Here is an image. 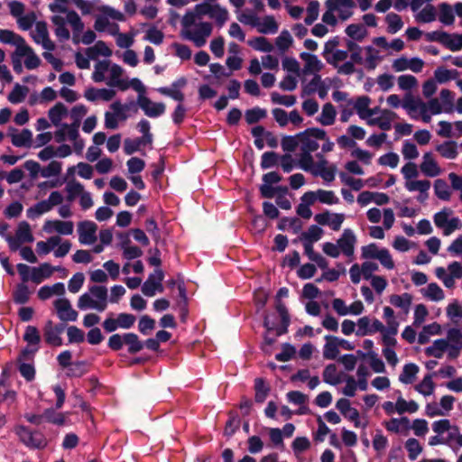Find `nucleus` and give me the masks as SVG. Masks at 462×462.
<instances>
[{
  "label": "nucleus",
  "instance_id": "f257e3e1",
  "mask_svg": "<svg viewBox=\"0 0 462 462\" xmlns=\"http://www.w3.org/2000/svg\"><path fill=\"white\" fill-rule=\"evenodd\" d=\"M363 48L356 42L347 40L346 50H335L324 59L326 61L337 69V73L341 75H352L355 73V64L363 63Z\"/></svg>",
  "mask_w": 462,
  "mask_h": 462
},
{
  "label": "nucleus",
  "instance_id": "f03ea898",
  "mask_svg": "<svg viewBox=\"0 0 462 462\" xmlns=\"http://www.w3.org/2000/svg\"><path fill=\"white\" fill-rule=\"evenodd\" d=\"M197 14L189 11L181 19V37L192 42L198 48L204 46L211 35L213 26L208 22H197Z\"/></svg>",
  "mask_w": 462,
  "mask_h": 462
},
{
  "label": "nucleus",
  "instance_id": "7ed1b4c3",
  "mask_svg": "<svg viewBox=\"0 0 462 462\" xmlns=\"http://www.w3.org/2000/svg\"><path fill=\"white\" fill-rule=\"evenodd\" d=\"M299 137L300 138V152L299 154L298 166L303 171L311 170V153L319 149V141L327 138V133L323 129L309 128L300 133Z\"/></svg>",
  "mask_w": 462,
  "mask_h": 462
},
{
  "label": "nucleus",
  "instance_id": "20e7f679",
  "mask_svg": "<svg viewBox=\"0 0 462 462\" xmlns=\"http://www.w3.org/2000/svg\"><path fill=\"white\" fill-rule=\"evenodd\" d=\"M78 308L81 310H95L103 312L107 308V289L103 285H93L88 291L78 300Z\"/></svg>",
  "mask_w": 462,
  "mask_h": 462
},
{
  "label": "nucleus",
  "instance_id": "39448f33",
  "mask_svg": "<svg viewBox=\"0 0 462 462\" xmlns=\"http://www.w3.org/2000/svg\"><path fill=\"white\" fill-rule=\"evenodd\" d=\"M194 14L200 19L203 15H208L216 21L218 27H222L229 18L227 10L217 4L211 5L208 3L199 4L195 6Z\"/></svg>",
  "mask_w": 462,
  "mask_h": 462
},
{
  "label": "nucleus",
  "instance_id": "423d86ee",
  "mask_svg": "<svg viewBox=\"0 0 462 462\" xmlns=\"http://www.w3.org/2000/svg\"><path fill=\"white\" fill-rule=\"evenodd\" d=\"M63 199L64 198L60 191H52L47 199L42 200L27 209V217L35 219L51 211L54 207L60 205Z\"/></svg>",
  "mask_w": 462,
  "mask_h": 462
},
{
  "label": "nucleus",
  "instance_id": "0eeeda50",
  "mask_svg": "<svg viewBox=\"0 0 462 462\" xmlns=\"http://www.w3.org/2000/svg\"><path fill=\"white\" fill-rule=\"evenodd\" d=\"M20 440L31 448L42 449L47 446V439L38 430H32L26 426H19L15 430Z\"/></svg>",
  "mask_w": 462,
  "mask_h": 462
},
{
  "label": "nucleus",
  "instance_id": "6e6552de",
  "mask_svg": "<svg viewBox=\"0 0 462 462\" xmlns=\"http://www.w3.org/2000/svg\"><path fill=\"white\" fill-rule=\"evenodd\" d=\"M7 238L9 248L13 252L19 250L22 244L32 243L34 240L30 224L26 221H21L17 226L15 236Z\"/></svg>",
  "mask_w": 462,
  "mask_h": 462
},
{
  "label": "nucleus",
  "instance_id": "1a4fd4ad",
  "mask_svg": "<svg viewBox=\"0 0 462 462\" xmlns=\"http://www.w3.org/2000/svg\"><path fill=\"white\" fill-rule=\"evenodd\" d=\"M65 329L64 324L54 325L51 320H48L43 328V337L45 342L52 346H60L63 344L61 334Z\"/></svg>",
  "mask_w": 462,
  "mask_h": 462
},
{
  "label": "nucleus",
  "instance_id": "9d476101",
  "mask_svg": "<svg viewBox=\"0 0 462 462\" xmlns=\"http://www.w3.org/2000/svg\"><path fill=\"white\" fill-rule=\"evenodd\" d=\"M163 278V272L161 269H155L154 272L151 273L148 279L143 282L142 286L143 293L145 296L152 297L157 291L162 292L163 291L162 284Z\"/></svg>",
  "mask_w": 462,
  "mask_h": 462
},
{
  "label": "nucleus",
  "instance_id": "9b49d317",
  "mask_svg": "<svg viewBox=\"0 0 462 462\" xmlns=\"http://www.w3.org/2000/svg\"><path fill=\"white\" fill-rule=\"evenodd\" d=\"M137 104L143 113L152 118L159 117L165 113L166 106L164 103H154L144 95L138 96Z\"/></svg>",
  "mask_w": 462,
  "mask_h": 462
},
{
  "label": "nucleus",
  "instance_id": "f8f14e48",
  "mask_svg": "<svg viewBox=\"0 0 462 462\" xmlns=\"http://www.w3.org/2000/svg\"><path fill=\"white\" fill-rule=\"evenodd\" d=\"M97 226L93 221L84 220L78 224L79 241L82 245H92L97 241Z\"/></svg>",
  "mask_w": 462,
  "mask_h": 462
},
{
  "label": "nucleus",
  "instance_id": "ddd939ff",
  "mask_svg": "<svg viewBox=\"0 0 462 462\" xmlns=\"http://www.w3.org/2000/svg\"><path fill=\"white\" fill-rule=\"evenodd\" d=\"M33 41L37 44H41L43 49L51 51L55 49V44L49 37L47 23L45 22H37L35 30L31 33Z\"/></svg>",
  "mask_w": 462,
  "mask_h": 462
},
{
  "label": "nucleus",
  "instance_id": "4468645a",
  "mask_svg": "<svg viewBox=\"0 0 462 462\" xmlns=\"http://www.w3.org/2000/svg\"><path fill=\"white\" fill-rule=\"evenodd\" d=\"M327 8L334 9L339 19L346 21L353 15L356 6L354 0H327Z\"/></svg>",
  "mask_w": 462,
  "mask_h": 462
},
{
  "label": "nucleus",
  "instance_id": "2eb2a0df",
  "mask_svg": "<svg viewBox=\"0 0 462 462\" xmlns=\"http://www.w3.org/2000/svg\"><path fill=\"white\" fill-rule=\"evenodd\" d=\"M315 221L321 226H328L332 230L338 231L345 220V215L342 213H330L326 211L315 215Z\"/></svg>",
  "mask_w": 462,
  "mask_h": 462
},
{
  "label": "nucleus",
  "instance_id": "dca6fc26",
  "mask_svg": "<svg viewBox=\"0 0 462 462\" xmlns=\"http://www.w3.org/2000/svg\"><path fill=\"white\" fill-rule=\"evenodd\" d=\"M55 271H64V275L68 274L67 269L61 266H51L48 263H41L38 267L32 268L31 280L39 284L44 279L50 278L53 272Z\"/></svg>",
  "mask_w": 462,
  "mask_h": 462
},
{
  "label": "nucleus",
  "instance_id": "f3484780",
  "mask_svg": "<svg viewBox=\"0 0 462 462\" xmlns=\"http://www.w3.org/2000/svg\"><path fill=\"white\" fill-rule=\"evenodd\" d=\"M424 67V61L417 57L408 59L406 57H401L393 60V69L395 71H404L411 69L415 73H419Z\"/></svg>",
  "mask_w": 462,
  "mask_h": 462
},
{
  "label": "nucleus",
  "instance_id": "a211bd4d",
  "mask_svg": "<svg viewBox=\"0 0 462 462\" xmlns=\"http://www.w3.org/2000/svg\"><path fill=\"white\" fill-rule=\"evenodd\" d=\"M54 307L59 319L62 321H75L78 312L73 310L70 301L66 298H60L54 301Z\"/></svg>",
  "mask_w": 462,
  "mask_h": 462
},
{
  "label": "nucleus",
  "instance_id": "6ab92c4d",
  "mask_svg": "<svg viewBox=\"0 0 462 462\" xmlns=\"http://www.w3.org/2000/svg\"><path fill=\"white\" fill-rule=\"evenodd\" d=\"M109 76L106 84L111 88H117L121 91L129 88L127 79L122 78L124 69L117 64H112L109 69Z\"/></svg>",
  "mask_w": 462,
  "mask_h": 462
},
{
  "label": "nucleus",
  "instance_id": "aec40b11",
  "mask_svg": "<svg viewBox=\"0 0 462 462\" xmlns=\"http://www.w3.org/2000/svg\"><path fill=\"white\" fill-rule=\"evenodd\" d=\"M74 224L72 221L47 220L43 225V231L51 234L53 232L61 236H69L73 233Z\"/></svg>",
  "mask_w": 462,
  "mask_h": 462
},
{
  "label": "nucleus",
  "instance_id": "412c9836",
  "mask_svg": "<svg viewBox=\"0 0 462 462\" xmlns=\"http://www.w3.org/2000/svg\"><path fill=\"white\" fill-rule=\"evenodd\" d=\"M340 252L347 256L351 257L355 252V245L356 243V237L354 232L350 228H346L340 238L337 241Z\"/></svg>",
  "mask_w": 462,
  "mask_h": 462
},
{
  "label": "nucleus",
  "instance_id": "4be33fe9",
  "mask_svg": "<svg viewBox=\"0 0 462 462\" xmlns=\"http://www.w3.org/2000/svg\"><path fill=\"white\" fill-rule=\"evenodd\" d=\"M448 341V357L457 358L462 349V333L458 328L448 330L447 338Z\"/></svg>",
  "mask_w": 462,
  "mask_h": 462
},
{
  "label": "nucleus",
  "instance_id": "5701e85b",
  "mask_svg": "<svg viewBox=\"0 0 462 462\" xmlns=\"http://www.w3.org/2000/svg\"><path fill=\"white\" fill-rule=\"evenodd\" d=\"M8 134L11 137L13 145L15 147L30 148L32 146V133L29 129L24 128L18 132L15 128H10Z\"/></svg>",
  "mask_w": 462,
  "mask_h": 462
},
{
  "label": "nucleus",
  "instance_id": "b1692460",
  "mask_svg": "<svg viewBox=\"0 0 462 462\" xmlns=\"http://www.w3.org/2000/svg\"><path fill=\"white\" fill-rule=\"evenodd\" d=\"M15 56H18V58L25 57L24 66L27 69H34L41 64L40 58L26 42L19 49H15Z\"/></svg>",
  "mask_w": 462,
  "mask_h": 462
},
{
  "label": "nucleus",
  "instance_id": "393cba45",
  "mask_svg": "<svg viewBox=\"0 0 462 462\" xmlns=\"http://www.w3.org/2000/svg\"><path fill=\"white\" fill-rule=\"evenodd\" d=\"M397 117V115L391 110H382L381 115L377 117H373L367 120V125L371 126H378L383 131H389L392 128L393 121Z\"/></svg>",
  "mask_w": 462,
  "mask_h": 462
},
{
  "label": "nucleus",
  "instance_id": "a878e982",
  "mask_svg": "<svg viewBox=\"0 0 462 462\" xmlns=\"http://www.w3.org/2000/svg\"><path fill=\"white\" fill-rule=\"evenodd\" d=\"M421 172L427 177H437L441 173V169L433 158L431 152H425L420 165Z\"/></svg>",
  "mask_w": 462,
  "mask_h": 462
},
{
  "label": "nucleus",
  "instance_id": "bb28decb",
  "mask_svg": "<svg viewBox=\"0 0 462 462\" xmlns=\"http://www.w3.org/2000/svg\"><path fill=\"white\" fill-rule=\"evenodd\" d=\"M116 96V91L109 88H88L84 92V97L87 100L95 102L98 99L103 101H110Z\"/></svg>",
  "mask_w": 462,
  "mask_h": 462
},
{
  "label": "nucleus",
  "instance_id": "cd10ccee",
  "mask_svg": "<svg viewBox=\"0 0 462 462\" xmlns=\"http://www.w3.org/2000/svg\"><path fill=\"white\" fill-rule=\"evenodd\" d=\"M300 57L304 61V73L318 74L321 70L323 64L316 55L301 52Z\"/></svg>",
  "mask_w": 462,
  "mask_h": 462
},
{
  "label": "nucleus",
  "instance_id": "c85d7f7f",
  "mask_svg": "<svg viewBox=\"0 0 462 462\" xmlns=\"http://www.w3.org/2000/svg\"><path fill=\"white\" fill-rule=\"evenodd\" d=\"M325 339L326 344L324 345L323 348V356L325 359L333 360L337 356L339 353L338 344L345 342V340H340L338 337L329 335L326 336Z\"/></svg>",
  "mask_w": 462,
  "mask_h": 462
},
{
  "label": "nucleus",
  "instance_id": "c756f323",
  "mask_svg": "<svg viewBox=\"0 0 462 462\" xmlns=\"http://www.w3.org/2000/svg\"><path fill=\"white\" fill-rule=\"evenodd\" d=\"M389 301L393 306L402 310L405 314H408L412 302V296L407 292L401 295L393 294L389 297Z\"/></svg>",
  "mask_w": 462,
  "mask_h": 462
},
{
  "label": "nucleus",
  "instance_id": "7c9ffc66",
  "mask_svg": "<svg viewBox=\"0 0 462 462\" xmlns=\"http://www.w3.org/2000/svg\"><path fill=\"white\" fill-rule=\"evenodd\" d=\"M445 351L448 352V341L444 338L434 340L431 346L425 348V354L435 358H441Z\"/></svg>",
  "mask_w": 462,
  "mask_h": 462
},
{
  "label": "nucleus",
  "instance_id": "2f4dec72",
  "mask_svg": "<svg viewBox=\"0 0 462 462\" xmlns=\"http://www.w3.org/2000/svg\"><path fill=\"white\" fill-rule=\"evenodd\" d=\"M0 42L15 46V49L22 47L26 42L19 34L10 30H0Z\"/></svg>",
  "mask_w": 462,
  "mask_h": 462
},
{
  "label": "nucleus",
  "instance_id": "473e14b6",
  "mask_svg": "<svg viewBox=\"0 0 462 462\" xmlns=\"http://www.w3.org/2000/svg\"><path fill=\"white\" fill-rule=\"evenodd\" d=\"M344 375L337 373L335 364L328 365L323 371V381L330 385H337L343 382Z\"/></svg>",
  "mask_w": 462,
  "mask_h": 462
},
{
  "label": "nucleus",
  "instance_id": "72a5a7b5",
  "mask_svg": "<svg viewBox=\"0 0 462 462\" xmlns=\"http://www.w3.org/2000/svg\"><path fill=\"white\" fill-rule=\"evenodd\" d=\"M69 114V111L64 104L59 102L54 106H52L49 112L48 116L55 126H59L61 122V120L67 116Z\"/></svg>",
  "mask_w": 462,
  "mask_h": 462
},
{
  "label": "nucleus",
  "instance_id": "f704fd0d",
  "mask_svg": "<svg viewBox=\"0 0 462 462\" xmlns=\"http://www.w3.org/2000/svg\"><path fill=\"white\" fill-rule=\"evenodd\" d=\"M426 103L420 99L413 98L411 95H406L402 106L407 111L411 118L417 119L418 116L414 115L415 112L420 111L424 107Z\"/></svg>",
  "mask_w": 462,
  "mask_h": 462
},
{
  "label": "nucleus",
  "instance_id": "c9c22d12",
  "mask_svg": "<svg viewBox=\"0 0 462 462\" xmlns=\"http://www.w3.org/2000/svg\"><path fill=\"white\" fill-rule=\"evenodd\" d=\"M61 242L59 236H52L46 241H39L36 244V251L40 255H46L50 254L58 245Z\"/></svg>",
  "mask_w": 462,
  "mask_h": 462
},
{
  "label": "nucleus",
  "instance_id": "e433bc0d",
  "mask_svg": "<svg viewBox=\"0 0 462 462\" xmlns=\"http://www.w3.org/2000/svg\"><path fill=\"white\" fill-rule=\"evenodd\" d=\"M439 21L444 25H451L455 22V10L448 3L439 5Z\"/></svg>",
  "mask_w": 462,
  "mask_h": 462
},
{
  "label": "nucleus",
  "instance_id": "4c0bfd02",
  "mask_svg": "<svg viewBox=\"0 0 462 462\" xmlns=\"http://www.w3.org/2000/svg\"><path fill=\"white\" fill-rule=\"evenodd\" d=\"M436 151L446 159L453 160L457 156V144L455 141H446L436 146Z\"/></svg>",
  "mask_w": 462,
  "mask_h": 462
},
{
  "label": "nucleus",
  "instance_id": "58836bf2",
  "mask_svg": "<svg viewBox=\"0 0 462 462\" xmlns=\"http://www.w3.org/2000/svg\"><path fill=\"white\" fill-rule=\"evenodd\" d=\"M257 31L260 33L263 34H269V33H275L278 31V23H276L275 19L272 15H267L263 17V19L261 21L259 19L258 25H257Z\"/></svg>",
  "mask_w": 462,
  "mask_h": 462
},
{
  "label": "nucleus",
  "instance_id": "ea45409f",
  "mask_svg": "<svg viewBox=\"0 0 462 462\" xmlns=\"http://www.w3.org/2000/svg\"><path fill=\"white\" fill-rule=\"evenodd\" d=\"M125 345L127 346V351L131 355L137 354L143 348V342L134 333H125Z\"/></svg>",
  "mask_w": 462,
  "mask_h": 462
},
{
  "label": "nucleus",
  "instance_id": "a19ab883",
  "mask_svg": "<svg viewBox=\"0 0 462 462\" xmlns=\"http://www.w3.org/2000/svg\"><path fill=\"white\" fill-rule=\"evenodd\" d=\"M419 372V366L413 363L406 364L401 374L399 375V380L402 383L410 384L411 383Z\"/></svg>",
  "mask_w": 462,
  "mask_h": 462
},
{
  "label": "nucleus",
  "instance_id": "79ce46f5",
  "mask_svg": "<svg viewBox=\"0 0 462 462\" xmlns=\"http://www.w3.org/2000/svg\"><path fill=\"white\" fill-rule=\"evenodd\" d=\"M336 115L334 106L331 103H327L323 106L318 120L322 125H331L335 122Z\"/></svg>",
  "mask_w": 462,
  "mask_h": 462
},
{
  "label": "nucleus",
  "instance_id": "37998d69",
  "mask_svg": "<svg viewBox=\"0 0 462 462\" xmlns=\"http://www.w3.org/2000/svg\"><path fill=\"white\" fill-rule=\"evenodd\" d=\"M425 298L432 301H439L444 299L443 290L435 282L430 283L425 289L421 290Z\"/></svg>",
  "mask_w": 462,
  "mask_h": 462
},
{
  "label": "nucleus",
  "instance_id": "c03bdc74",
  "mask_svg": "<svg viewBox=\"0 0 462 462\" xmlns=\"http://www.w3.org/2000/svg\"><path fill=\"white\" fill-rule=\"evenodd\" d=\"M28 91L29 89L26 86L16 83L13 90L9 93L7 99L12 104H20L25 99Z\"/></svg>",
  "mask_w": 462,
  "mask_h": 462
},
{
  "label": "nucleus",
  "instance_id": "a18cd8bd",
  "mask_svg": "<svg viewBox=\"0 0 462 462\" xmlns=\"http://www.w3.org/2000/svg\"><path fill=\"white\" fill-rule=\"evenodd\" d=\"M346 33L355 42H362L367 34L366 29L362 24L352 23L346 28Z\"/></svg>",
  "mask_w": 462,
  "mask_h": 462
},
{
  "label": "nucleus",
  "instance_id": "49530a36",
  "mask_svg": "<svg viewBox=\"0 0 462 462\" xmlns=\"http://www.w3.org/2000/svg\"><path fill=\"white\" fill-rule=\"evenodd\" d=\"M384 426L387 430L398 433L402 430L410 428V420L407 417L393 418L389 421L385 422Z\"/></svg>",
  "mask_w": 462,
  "mask_h": 462
},
{
  "label": "nucleus",
  "instance_id": "de8ad7c7",
  "mask_svg": "<svg viewBox=\"0 0 462 462\" xmlns=\"http://www.w3.org/2000/svg\"><path fill=\"white\" fill-rule=\"evenodd\" d=\"M65 189L67 192L66 199L69 203L74 201V199L77 197H80L81 194L85 190L84 186L80 182L76 181V180H71V181L68 182Z\"/></svg>",
  "mask_w": 462,
  "mask_h": 462
},
{
  "label": "nucleus",
  "instance_id": "09e8293b",
  "mask_svg": "<svg viewBox=\"0 0 462 462\" xmlns=\"http://www.w3.org/2000/svg\"><path fill=\"white\" fill-rule=\"evenodd\" d=\"M110 66L109 60H98L95 64L92 79L95 82H103L106 79V73L109 71Z\"/></svg>",
  "mask_w": 462,
  "mask_h": 462
},
{
  "label": "nucleus",
  "instance_id": "8fccbe9b",
  "mask_svg": "<svg viewBox=\"0 0 462 462\" xmlns=\"http://www.w3.org/2000/svg\"><path fill=\"white\" fill-rule=\"evenodd\" d=\"M86 53L89 58L95 59L97 55L109 57L112 55V51L106 42L98 41L93 47L88 48Z\"/></svg>",
  "mask_w": 462,
  "mask_h": 462
},
{
  "label": "nucleus",
  "instance_id": "3c124183",
  "mask_svg": "<svg viewBox=\"0 0 462 462\" xmlns=\"http://www.w3.org/2000/svg\"><path fill=\"white\" fill-rule=\"evenodd\" d=\"M67 23L70 24L75 35H79L84 29V23L77 12L70 10L65 13Z\"/></svg>",
  "mask_w": 462,
  "mask_h": 462
},
{
  "label": "nucleus",
  "instance_id": "603ef678",
  "mask_svg": "<svg viewBox=\"0 0 462 462\" xmlns=\"http://www.w3.org/2000/svg\"><path fill=\"white\" fill-rule=\"evenodd\" d=\"M437 11L434 5H427L417 14L416 21L419 23H431L436 20Z\"/></svg>",
  "mask_w": 462,
  "mask_h": 462
},
{
  "label": "nucleus",
  "instance_id": "864d4df0",
  "mask_svg": "<svg viewBox=\"0 0 462 462\" xmlns=\"http://www.w3.org/2000/svg\"><path fill=\"white\" fill-rule=\"evenodd\" d=\"M385 22L387 23V32L391 34L396 33L403 26L401 16L395 13L388 14L385 16Z\"/></svg>",
  "mask_w": 462,
  "mask_h": 462
},
{
  "label": "nucleus",
  "instance_id": "5fc2aeb1",
  "mask_svg": "<svg viewBox=\"0 0 462 462\" xmlns=\"http://www.w3.org/2000/svg\"><path fill=\"white\" fill-rule=\"evenodd\" d=\"M395 408L399 414L414 413L419 410V405L415 401L407 402L402 397H399L395 402Z\"/></svg>",
  "mask_w": 462,
  "mask_h": 462
},
{
  "label": "nucleus",
  "instance_id": "6e6d98bb",
  "mask_svg": "<svg viewBox=\"0 0 462 462\" xmlns=\"http://www.w3.org/2000/svg\"><path fill=\"white\" fill-rule=\"evenodd\" d=\"M365 50L366 51V57L365 60L363 59L362 64H365V68L368 69H374L380 60L379 52L372 46H366Z\"/></svg>",
  "mask_w": 462,
  "mask_h": 462
},
{
  "label": "nucleus",
  "instance_id": "4d7b16f0",
  "mask_svg": "<svg viewBox=\"0 0 462 462\" xmlns=\"http://www.w3.org/2000/svg\"><path fill=\"white\" fill-rule=\"evenodd\" d=\"M434 191L435 195L442 200L448 201L450 199V189L446 182V180L442 179H438L434 182Z\"/></svg>",
  "mask_w": 462,
  "mask_h": 462
},
{
  "label": "nucleus",
  "instance_id": "13d9d810",
  "mask_svg": "<svg viewBox=\"0 0 462 462\" xmlns=\"http://www.w3.org/2000/svg\"><path fill=\"white\" fill-rule=\"evenodd\" d=\"M43 420L54 425L62 426L65 423V416L61 412H57L52 408H48L42 412Z\"/></svg>",
  "mask_w": 462,
  "mask_h": 462
},
{
  "label": "nucleus",
  "instance_id": "bf43d9fd",
  "mask_svg": "<svg viewBox=\"0 0 462 462\" xmlns=\"http://www.w3.org/2000/svg\"><path fill=\"white\" fill-rule=\"evenodd\" d=\"M254 400L256 402H263L269 393L270 388L265 384L263 378H256L254 381Z\"/></svg>",
  "mask_w": 462,
  "mask_h": 462
},
{
  "label": "nucleus",
  "instance_id": "052dcab7",
  "mask_svg": "<svg viewBox=\"0 0 462 462\" xmlns=\"http://www.w3.org/2000/svg\"><path fill=\"white\" fill-rule=\"evenodd\" d=\"M30 298V291L25 283H20L16 286L14 293V301L17 304H25Z\"/></svg>",
  "mask_w": 462,
  "mask_h": 462
},
{
  "label": "nucleus",
  "instance_id": "680f3d73",
  "mask_svg": "<svg viewBox=\"0 0 462 462\" xmlns=\"http://www.w3.org/2000/svg\"><path fill=\"white\" fill-rule=\"evenodd\" d=\"M405 448L408 452V457L411 461L417 459L422 451V447L420 446L419 440L413 438L408 439L406 440Z\"/></svg>",
  "mask_w": 462,
  "mask_h": 462
},
{
  "label": "nucleus",
  "instance_id": "e2e57ef3",
  "mask_svg": "<svg viewBox=\"0 0 462 462\" xmlns=\"http://www.w3.org/2000/svg\"><path fill=\"white\" fill-rule=\"evenodd\" d=\"M248 44L254 50L263 52H271L273 50V44L263 36L255 37L248 42Z\"/></svg>",
  "mask_w": 462,
  "mask_h": 462
},
{
  "label": "nucleus",
  "instance_id": "0e129e2a",
  "mask_svg": "<svg viewBox=\"0 0 462 462\" xmlns=\"http://www.w3.org/2000/svg\"><path fill=\"white\" fill-rule=\"evenodd\" d=\"M434 388L435 385L431 374L424 376L422 381L415 386L416 391L424 396L431 395L434 392Z\"/></svg>",
  "mask_w": 462,
  "mask_h": 462
},
{
  "label": "nucleus",
  "instance_id": "69168bd1",
  "mask_svg": "<svg viewBox=\"0 0 462 462\" xmlns=\"http://www.w3.org/2000/svg\"><path fill=\"white\" fill-rule=\"evenodd\" d=\"M282 148L286 152H292L298 146L300 147V138L299 134L296 135H286L282 139Z\"/></svg>",
  "mask_w": 462,
  "mask_h": 462
},
{
  "label": "nucleus",
  "instance_id": "338daca9",
  "mask_svg": "<svg viewBox=\"0 0 462 462\" xmlns=\"http://www.w3.org/2000/svg\"><path fill=\"white\" fill-rule=\"evenodd\" d=\"M271 101L273 104L282 105L290 107L296 104V97L293 95H281L278 92H273L271 94Z\"/></svg>",
  "mask_w": 462,
  "mask_h": 462
},
{
  "label": "nucleus",
  "instance_id": "774afa93",
  "mask_svg": "<svg viewBox=\"0 0 462 462\" xmlns=\"http://www.w3.org/2000/svg\"><path fill=\"white\" fill-rule=\"evenodd\" d=\"M62 170V163L58 161H51L46 167L41 170V175L43 178L59 176Z\"/></svg>",
  "mask_w": 462,
  "mask_h": 462
}]
</instances>
